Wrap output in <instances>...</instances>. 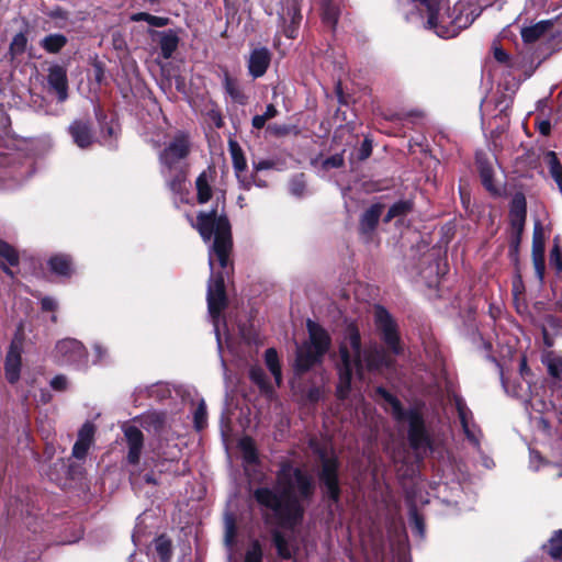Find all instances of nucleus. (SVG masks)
Here are the masks:
<instances>
[{
    "instance_id": "nucleus-63",
    "label": "nucleus",
    "mask_w": 562,
    "mask_h": 562,
    "mask_svg": "<svg viewBox=\"0 0 562 562\" xmlns=\"http://www.w3.org/2000/svg\"><path fill=\"white\" fill-rule=\"evenodd\" d=\"M558 409H559V413H560V415H561V417H560V422L562 423V404L560 405V407H559Z\"/></svg>"
},
{
    "instance_id": "nucleus-47",
    "label": "nucleus",
    "mask_w": 562,
    "mask_h": 562,
    "mask_svg": "<svg viewBox=\"0 0 562 562\" xmlns=\"http://www.w3.org/2000/svg\"><path fill=\"white\" fill-rule=\"evenodd\" d=\"M480 175H481V179H482L484 187L488 191H496V189L493 186V181H492V169L488 166L481 164Z\"/></svg>"
},
{
    "instance_id": "nucleus-19",
    "label": "nucleus",
    "mask_w": 562,
    "mask_h": 562,
    "mask_svg": "<svg viewBox=\"0 0 562 562\" xmlns=\"http://www.w3.org/2000/svg\"><path fill=\"white\" fill-rule=\"evenodd\" d=\"M504 387L507 392H512V394L516 397L527 400L529 397L530 405L533 409L539 411L541 413L549 412L550 409H557L555 405L550 403L542 402L537 396H529L527 390H524L521 383L518 384V386L512 387V385L503 381Z\"/></svg>"
},
{
    "instance_id": "nucleus-38",
    "label": "nucleus",
    "mask_w": 562,
    "mask_h": 562,
    "mask_svg": "<svg viewBox=\"0 0 562 562\" xmlns=\"http://www.w3.org/2000/svg\"><path fill=\"white\" fill-rule=\"evenodd\" d=\"M322 18L324 23L334 27L338 20V8L331 2H324L322 7Z\"/></svg>"
},
{
    "instance_id": "nucleus-36",
    "label": "nucleus",
    "mask_w": 562,
    "mask_h": 562,
    "mask_svg": "<svg viewBox=\"0 0 562 562\" xmlns=\"http://www.w3.org/2000/svg\"><path fill=\"white\" fill-rule=\"evenodd\" d=\"M278 115V110L273 104H268L263 114L255 115L251 124L256 130L262 128L266 123Z\"/></svg>"
},
{
    "instance_id": "nucleus-3",
    "label": "nucleus",
    "mask_w": 562,
    "mask_h": 562,
    "mask_svg": "<svg viewBox=\"0 0 562 562\" xmlns=\"http://www.w3.org/2000/svg\"><path fill=\"white\" fill-rule=\"evenodd\" d=\"M392 366L393 360L390 355L376 345L362 349L358 328L355 325H349L340 346L338 396L340 398L347 396L353 374L363 380L366 371H381Z\"/></svg>"
},
{
    "instance_id": "nucleus-52",
    "label": "nucleus",
    "mask_w": 562,
    "mask_h": 562,
    "mask_svg": "<svg viewBox=\"0 0 562 562\" xmlns=\"http://www.w3.org/2000/svg\"><path fill=\"white\" fill-rule=\"evenodd\" d=\"M67 379L64 375H57L50 381V386L56 391H64L67 387Z\"/></svg>"
},
{
    "instance_id": "nucleus-45",
    "label": "nucleus",
    "mask_w": 562,
    "mask_h": 562,
    "mask_svg": "<svg viewBox=\"0 0 562 562\" xmlns=\"http://www.w3.org/2000/svg\"><path fill=\"white\" fill-rule=\"evenodd\" d=\"M194 424L196 429H202L206 425V405L201 401L194 412Z\"/></svg>"
},
{
    "instance_id": "nucleus-58",
    "label": "nucleus",
    "mask_w": 562,
    "mask_h": 562,
    "mask_svg": "<svg viewBox=\"0 0 562 562\" xmlns=\"http://www.w3.org/2000/svg\"><path fill=\"white\" fill-rule=\"evenodd\" d=\"M370 154H371V144L368 142V139H366L361 147L360 158L366 159L370 156Z\"/></svg>"
},
{
    "instance_id": "nucleus-10",
    "label": "nucleus",
    "mask_w": 562,
    "mask_h": 562,
    "mask_svg": "<svg viewBox=\"0 0 562 562\" xmlns=\"http://www.w3.org/2000/svg\"><path fill=\"white\" fill-rule=\"evenodd\" d=\"M374 319L376 328L381 333L382 339L394 355L402 352V346L397 334V326L389 312L382 307L376 306L374 310Z\"/></svg>"
},
{
    "instance_id": "nucleus-20",
    "label": "nucleus",
    "mask_w": 562,
    "mask_h": 562,
    "mask_svg": "<svg viewBox=\"0 0 562 562\" xmlns=\"http://www.w3.org/2000/svg\"><path fill=\"white\" fill-rule=\"evenodd\" d=\"M272 541L280 558H292L295 551V543L290 536H286L284 532L280 530H274L272 532Z\"/></svg>"
},
{
    "instance_id": "nucleus-11",
    "label": "nucleus",
    "mask_w": 562,
    "mask_h": 562,
    "mask_svg": "<svg viewBox=\"0 0 562 562\" xmlns=\"http://www.w3.org/2000/svg\"><path fill=\"white\" fill-rule=\"evenodd\" d=\"M56 352L68 363H83L87 357L83 345L71 338L63 339L56 345Z\"/></svg>"
},
{
    "instance_id": "nucleus-50",
    "label": "nucleus",
    "mask_w": 562,
    "mask_h": 562,
    "mask_svg": "<svg viewBox=\"0 0 562 562\" xmlns=\"http://www.w3.org/2000/svg\"><path fill=\"white\" fill-rule=\"evenodd\" d=\"M344 165V157L340 154L333 155L329 158H326L323 161V168L326 170L333 169V168H339Z\"/></svg>"
},
{
    "instance_id": "nucleus-60",
    "label": "nucleus",
    "mask_w": 562,
    "mask_h": 562,
    "mask_svg": "<svg viewBox=\"0 0 562 562\" xmlns=\"http://www.w3.org/2000/svg\"><path fill=\"white\" fill-rule=\"evenodd\" d=\"M94 351H95V353H97V358H98V360H99V361H100V360H102V359H103V357H104V355H105V350L102 348V346H100V345H95V346H94Z\"/></svg>"
},
{
    "instance_id": "nucleus-32",
    "label": "nucleus",
    "mask_w": 562,
    "mask_h": 562,
    "mask_svg": "<svg viewBox=\"0 0 562 562\" xmlns=\"http://www.w3.org/2000/svg\"><path fill=\"white\" fill-rule=\"evenodd\" d=\"M155 549L161 562H169L172 555L171 541L160 536L155 540Z\"/></svg>"
},
{
    "instance_id": "nucleus-25",
    "label": "nucleus",
    "mask_w": 562,
    "mask_h": 562,
    "mask_svg": "<svg viewBox=\"0 0 562 562\" xmlns=\"http://www.w3.org/2000/svg\"><path fill=\"white\" fill-rule=\"evenodd\" d=\"M178 37L171 31L164 32L160 35L159 46L164 58L168 59L172 56L178 47Z\"/></svg>"
},
{
    "instance_id": "nucleus-41",
    "label": "nucleus",
    "mask_w": 562,
    "mask_h": 562,
    "mask_svg": "<svg viewBox=\"0 0 562 562\" xmlns=\"http://www.w3.org/2000/svg\"><path fill=\"white\" fill-rule=\"evenodd\" d=\"M225 90L234 101L238 102L239 104L246 103V95L243 93L236 82L228 77L225 78Z\"/></svg>"
},
{
    "instance_id": "nucleus-31",
    "label": "nucleus",
    "mask_w": 562,
    "mask_h": 562,
    "mask_svg": "<svg viewBox=\"0 0 562 562\" xmlns=\"http://www.w3.org/2000/svg\"><path fill=\"white\" fill-rule=\"evenodd\" d=\"M167 179V184L169 189L175 193H180L183 189L186 181V170L184 168H178V170H173L171 176H164Z\"/></svg>"
},
{
    "instance_id": "nucleus-1",
    "label": "nucleus",
    "mask_w": 562,
    "mask_h": 562,
    "mask_svg": "<svg viewBox=\"0 0 562 562\" xmlns=\"http://www.w3.org/2000/svg\"><path fill=\"white\" fill-rule=\"evenodd\" d=\"M314 488L308 473L283 462L277 473L276 485L255 490L254 497L272 514L279 526L293 530L301 524L305 512L303 503L310 499Z\"/></svg>"
},
{
    "instance_id": "nucleus-62",
    "label": "nucleus",
    "mask_w": 562,
    "mask_h": 562,
    "mask_svg": "<svg viewBox=\"0 0 562 562\" xmlns=\"http://www.w3.org/2000/svg\"><path fill=\"white\" fill-rule=\"evenodd\" d=\"M145 480H146V482H148V483H155V481L153 480L151 475H149V474H146V475H145Z\"/></svg>"
},
{
    "instance_id": "nucleus-59",
    "label": "nucleus",
    "mask_w": 562,
    "mask_h": 562,
    "mask_svg": "<svg viewBox=\"0 0 562 562\" xmlns=\"http://www.w3.org/2000/svg\"><path fill=\"white\" fill-rule=\"evenodd\" d=\"M513 291H514V294L516 296L521 294V292H522V284H521V280L520 279H517V280L514 281V283H513Z\"/></svg>"
},
{
    "instance_id": "nucleus-27",
    "label": "nucleus",
    "mask_w": 562,
    "mask_h": 562,
    "mask_svg": "<svg viewBox=\"0 0 562 562\" xmlns=\"http://www.w3.org/2000/svg\"><path fill=\"white\" fill-rule=\"evenodd\" d=\"M198 191V201L201 204L206 203L212 196L209 175L203 171L195 181Z\"/></svg>"
},
{
    "instance_id": "nucleus-43",
    "label": "nucleus",
    "mask_w": 562,
    "mask_h": 562,
    "mask_svg": "<svg viewBox=\"0 0 562 562\" xmlns=\"http://www.w3.org/2000/svg\"><path fill=\"white\" fill-rule=\"evenodd\" d=\"M262 561V549L258 541H254L248 547L245 554V562H261Z\"/></svg>"
},
{
    "instance_id": "nucleus-39",
    "label": "nucleus",
    "mask_w": 562,
    "mask_h": 562,
    "mask_svg": "<svg viewBox=\"0 0 562 562\" xmlns=\"http://www.w3.org/2000/svg\"><path fill=\"white\" fill-rule=\"evenodd\" d=\"M131 19H132V21H135V22L146 21L148 24H150L153 26H156V27L165 26L168 23V19L167 18L155 16V15H151V14L146 13V12L135 13V14L132 15Z\"/></svg>"
},
{
    "instance_id": "nucleus-53",
    "label": "nucleus",
    "mask_w": 562,
    "mask_h": 562,
    "mask_svg": "<svg viewBox=\"0 0 562 562\" xmlns=\"http://www.w3.org/2000/svg\"><path fill=\"white\" fill-rule=\"evenodd\" d=\"M267 132L272 135L282 136L289 133V127L286 125L272 124L268 125Z\"/></svg>"
},
{
    "instance_id": "nucleus-55",
    "label": "nucleus",
    "mask_w": 562,
    "mask_h": 562,
    "mask_svg": "<svg viewBox=\"0 0 562 562\" xmlns=\"http://www.w3.org/2000/svg\"><path fill=\"white\" fill-rule=\"evenodd\" d=\"M494 57L499 63H505L508 59L506 52L499 47L494 48Z\"/></svg>"
},
{
    "instance_id": "nucleus-8",
    "label": "nucleus",
    "mask_w": 562,
    "mask_h": 562,
    "mask_svg": "<svg viewBox=\"0 0 562 562\" xmlns=\"http://www.w3.org/2000/svg\"><path fill=\"white\" fill-rule=\"evenodd\" d=\"M190 149L189 136L183 132L176 133L159 153L162 176H171L173 170L184 168L182 161L190 154Z\"/></svg>"
},
{
    "instance_id": "nucleus-4",
    "label": "nucleus",
    "mask_w": 562,
    "mask_h": 562,
    "mask_svg": "<svg viewBox=\"0 0 562 562\" xmlns=\"http://www.w3.org/2000/svg\"><path fill=\"white\" fill-rule=\"evenodd\" d=\"M423 5L427 11L426 27L432 30L439 37L450 38L468 27L479 16L480 11L471 10L463 13L464 2L456 5V15L449 13V0H413Z\"/></svg>"
},
{
    "instance_id": "nucleus-18",
    "label": "nucleus",
    "mask_w": 562,
    "mask_h": 562,
    "mask_svg": "<svg viewBox=\"0 0 562 562\" xmlns=\"http://www.w3.org/2000/svg\"><path fill=\"white\" fill-rule=\"evenodd\" d=\"M526 199L522 193H516L510 203L509 218L512 226L520 232L526 222Z\"/></svg>"
},
{
    "instance_id": "nucleus-61",
    "label": "nucleus",
    "mask_w": 562,
    "mask_h": 562,
    "mask_svg": "<svg viewBox=\"0 0 562 562\" xmlns=\"http://www.w3.org/2000/svg\"><path fill=\"white\" fill-rule=\"evenodd\" d=\"M540 456L539 453L535 452V451H531L530 452V462L531 464H533L535 461H540Z\"/></svg>"
},
{
    "instance_id": "nucleus-7",
    "label": "nucleus",
    "mask_w": 562,
    "mask_h": 562,
    "mask_svg": "<svg viewBox=\"0 0 562 562\" xmlns=\"http://www.w3.org/2000/svg\"><path fill=\"white\" fill-rule=\"evenodd\" d=\"M267 12L278 16L279 26L288 38H295L302 20L299 0H269Z\"/></svg>"
},
{
    "instance_id": "nucleus-35",
    "label": "nucleus",
    "mask_w": 562,
    "mask_h": 562,
    "mask_svg": "<svg viewBox=\"0 0 562 562\" xmlns=\"http://www.w3.org/2000/svg\"><path fill=\"white\" fill-rule=\"evenodd\" d=\"M548 553L557 560L562 561V530H558L547 544Z\"/></svg>"
},
{
    "instance_id": "nucleus-49",
    "label": "nucleus",
    "mask_w": 562,
    "mask_h": 562,
    "mask_svg": "<svg viewBox=\"0 0 562 562\" xmlns=\"http://www.w3.org/2000/svg\"><path fill=\"white\" fill-rule=\"evenodd\" d=\"M409 520H411V522L413 525V528H414L415 532L418 536L423 537V535H424V521H423V518L418 515L416 509H412L411 510Z\"/></svg>"
},
{
    "instance_id": "nucleus-22",
    "label": "nucleus",
    "mask_w": 562,
    "mask_h": 562,
    "mask_svg": "<svg viewBox=\"0 0 562 562\" xmlns=\"http://www.w3.org/2000/svg\"><path fill=\"white\" fill-rule=\"evenodd\" d=\"M19 263V256L16 251L7 243L0 240V267L3 271L13 277V272L10 267H14Z\"/></svg>"
},
{
    "instance_id": "nucleus-21",
    "label": "nucleus",
    "mask_w": 562,
    "mask_h": 562,
    "mask_svg": "<svg viewBox=\"0 0 562 562\" xmlns=\"http://www.w3.org/2000/svg\"><path fill=\"white\" fill-rule=\"evenodd\" d=\"M382 213V206L379 204L372 205L368 209L360 220V232L363 235H370L378 225L379 218Z\"/></svg>"
},
{
    "instance_id": "nucleus-6",
    "label": "nucleus",
    "mask_w": 562,
    "mask_h": 562,
    "mask_svg": "<svg viewBox=\"0 0 562 562\" xmlns=\"http://www.w3.org/2000/svg\"><path fill=\"white\" fill-rule=\"evenodd\" d=\"M308 340L297 347L295 370L299 373L305 372L318 363L328 351L330 337L328 333L317 323L307 321Z\"/></svg>"
},
{
    "instance_id": "nucleus-44",
    "label": "nucleus",
    "mask_w": 562,
    "mask_h": 562,
    "mask_svg": "<svg viewBox=\"0 0 562 562\" xmlns=\"http://www.w3.org/2000/svg\"><path fill=\"white\" fill-rule=\"evenodd\" d=\"M27 40L23 33L16 34L10 45L12 56L19 55L24 52Z\"/></svg>"
},
{
    "instance_id": "nucleus-5",
    "label": "nucleus",
    "mask_w": 562,
    "mask_h": 562,
    "mask_svg": "<svg viewBox=\"0 0 562 562\" xmlns=\"http://www.w3.org/2000/svg\"><path fill=\"white\" fill-rule=\"evenodd\" d=\"M378 394L384 402L385 409L390 412L397 422H407L408 439L417 454H426L431 450L429 437L425 430L422 415L415 411H404L400 401L383 389H378Z\"/></svg>"
},
{
    "instance_id": "nucleus-13",
    "label": "nucleus",
    "mask_w": 562,
    "mask_h": 562,
    "mask_svg": "<svg viewBox=\"0 0 562 562\" xmlns=\"http://www.w3.org/2000/svg\"><path fill=\"white\" fill-rule=\"evenodd\" d=\"M22 344L14 339L5 357V376L10 383H15L20 378Z\"/></svg>"
},
{
    "instance_id": "nucleus-56",
    "label": "nucleus",
    "mask_w": 562,
    "mask_h": 562,
    "mask_svg": "<svg viewBox=\"0 0 562 562\" xmlns=\"http://www.w3.org/2000/svg\"><path fill=\"white\" fill-rule=\"evenodd\" d=\"M538 128H539V132L542 135H549L550 131H551V123H550V121L543 120V121L539 122L538 123Z\"/></svg>"
},
{
    "instance_id": "nucleus-17",
    "label": "nucleus",
    "mask_w": 562,
    "mask_h": 562,
    "mask_svg": "<svg viewBox=\"0 0 562 562\" xmlns=\"http://www.w3.org/2000/svg\"><path fill=\"white\" fill-rule=\"evenodd\" d=\"M47 80L49 86L58 94L59 101H65L68 97V81L66 70L58 65L52 66L48 70Z\"/></svg>"
},
{
    "instance_id": "nucleus-34",
    "label": "nucleus",
    "mask_w": 562,
    "mask_h": 562,
    "mask_svg": "<svg viewBox=\"0 0 562 562\" xmlns=\"http://www.w3.org/2000/svg\"><path fill=\"white\" fill-rule=\"evenodd\" d=\"M229 151L233 159V165L236 171L246 169V159L244 157L240 146L235 140H229Z\"/></svg>"
},
{
    "instance_id": "nucleus-28",
    "label": "nucleus",
    "mask_w": 562,
    "mask_h": 562,
    "mask_svg": "<svg viewBox=\"0 0 562 562\" xmlns=\"http://www.w3.org/2000/svg\"><path fill=\"white\" fill-rule=\"evenodd\" d=\"M265 360L268 369L270 370L271 374L274 376L276 383L279 386L282 381V374H281V368L279 364V358L277 350L273 348H269L266 351Z\"/></svg>"
},
{
    "instance_id": "nucleus-54",
    "label": "nucleus",
    "mask_w": 562,
    "mask_h": 562,
    "mask_svg": "<svg viewBox=\"0 0 562 562\" xmlns=\"http://www.w3.org/2000/svg\"><path fill=\"white\" fill-rule=\"evenodd\" d=\"M41 304H42V308L45 311H54L57 307L56 301L52 297H44L41 301Z\"/></svg>"
},
{
    "instance_id": "nucleus-24",
    "label": "nucleus",
    "mask_w": 562,
    "mask_h": 562,
    "mask_svg": "<svg viewBox=\"0 0 562 562\" xmlns=\"http://www.w3.org/2000/svg\"><path fill=\"white\" fill-rule=\"evenodd\" d=\"M542 362L546 364L551 376L562 380V356L554 351H548L543 355Z\"/></svg>"
},
{
    "instance_id": "nucleus-48",
    "label": "nucleus",
    "mask_w": 562,
    "mask_h": 562,
    "mask_svg": "<svg viewBox=\"0 0 562 562\" xmlns=\"http://www.w3.org/2000/svg\"><path fill=\"white\" fill-rule=\"evenodd\" d=\"M93 435H94V426L90 423H86L79 430L78 439L91 445Z\"/></svg>"
},
{
    "instance_id": "nucleus-30",
    "label": "nucleus",
    "mask_w": 562,
    "mask_h": 562,
    "mask_svg": "<svg viewBox=\"0 0 562 562\" xmlns=\"http://www.w3.org/2000/svg\"><path fill=\"white\" fill-rule=\"evenodd\" d=\"M49 267L55 273L60 276H69L72 271L69 258L64 255L50 258Z\"/></svg>"
},
{
    "instance_id": "nucleus-16",
    "label": "nucleus",
    "mask_w": 562,
    "mask_h": 562,
    "mask_svg": "<svg viewBox=\"0 0 562 562\" xmlns=\"http://www.w3.org/2000/svg\"><path fill=\"white\" fill-rule=\"evenodd\" d=\"M124 434L128 445L127 460L130 463L136 464L143 448V432L135 426H128L124 429Z\"/></svg>"
},
{
    "instance_id": "nucleus-26",
    "label": "nucleus",
    "mask_w": 562,
    "mask_h": 562,
    "mask_svg": "<svg viewBox=\"0 0 562 562\" xmlns=\"http://www.w3.org/2000/svg\"><path fill=\"white\" fill-rule=\"evenodd\" d=\"M549 26V22H539L535 25L524 27L521 30V37L526 43L536 42L548 31Z\"/></svg>"
},
{
    "instance_id": "nucleus-46",
    "label": "nucleus",
    "mask_w": 562,
    "mask_h": 562,
    "mask_svg": "<svg viewBox=\"0 0 562 562\" xmlns=\"http://www.w3.org/2000/svg\"><path fill=\"white\" fill-rule=\"evenodd\" d=\"M305 190L304 176L300 175L294 177L290 182V192L293 195L301 196Z\"/></svg>"
},
{
    "instance_id": "nucleus-51",
    "label": "nucleus",
    "mask_w": 562,
    "mask_h": 562,
    "mask_svg": "<svg viewBox=\"0 0 562 562\" xmlns=\"http://www.w3.org/2000/svg\"><path fill=\"white\" fill-rule=\"evenodd\" d=\"M89 447V443L78 439L74 445L72 456L77 459H83L88 452Z\"/></svg>"
},
{
    "instance_id": "nucleus-33",
    "label": "nucleus",
    "mask_w": 562,
    "mask_h": 562,
    "mask_svg": "<svg viewBox=\"0 0 562 562\" xmlns=\"http://www.w3.org/2000/svg\"><path fill=\"white\" fill-rule=\"evenodd\" d=\"M249 375L252 382H255L260 390L270 395L272 393V387L267 381L265 371L260 367H252L249 371Z\"/></svg>"
},
{
    "instance_id": "nucleus-15",
    "label": "nucleus",
    "mask_w": 562,
    "mask_h": 562,
    "mask_svg": "<svg viewBox=\"0 0 562 562\" xmlns=\"http://www.w3.org/2000/svg\"><path fill=\"white\" fill-rule=\"evenodd\" d=\"M69 133L75 144L80 148H87L93 143L91 124L88 121L78 120L69 126Z\"/></svg>"
},
{
    "instance_id": "nucleus-2",
    "label": "nucleus",
    "mask_w": 562,
    "mask_h": 562,
    "mask_svg": "<svg viewBox=\"0 0 562 562\" xmlns=\"http://www.w3.org/2000/svg\"><path fill=\"white\" fill-rule=\"evenodd\" d=\"M196 229L204 241H210L214 235V243L209 251L211 278L207 285L209 313L213 318L216 336H218L217 322L221 312L226 306L224 277L214 272L216 259L223 269L228 267L232 250L231 225L225 216H217L215 211L200 213L196 218ZM220 340V337H217Z\"/></svg>"
},
{
    "instance_id": "nucleus-23",
    "label": "nucleus",
    "mask_w": 562,
    "mask_h": 562,
    "mask_svg": "<svg viewBox=\"0 0 562 562\" xmlns=\"http://www.w3.org/2000/svg\"><path fill=\"white\" fill-rule=\"evenodd\" d=\"M532 259L536 271L541 278L544 269V243L541 233H535L532 240Z\"/></svg>"
},
{
    "instance_id": "nucleus-29",
    "label": "nucleus",
    "mask_w": 562,
    "mask_h": 562,
    "mask_svg": "<svg viewBox=\"0 0 562 562\" xmlns=\"http://www.w3.org/2000/svg\"><path fill=\"white\" fill-rule=\"evenodd\" d=\"M67 43V38L61 34H50L44 37L41 46L48 53H58Z\"/></svg>"
},
{
    "instance_id": "nucleus-42",
    "label": "nucleus",
    "mask_w": 562,
    "mask_h": 562,
    "mask_svg": "<svg viewBox=\"0 0 562 562\" xmlns=\"http://www.w3.org/2000/svg\"><path fill=\"white\" fill-rule=\"evenodd\" d=\"M412 207V204L407 201H400L393 204L384 218L385 222H390L396 216L406 214Z\"/></svg>"
},
{
    "instance_id": "nucleus-9",
    "label": "nucleus",
    "mask_w": 562,
    "mask_h": 562,
    "mask_svg": "<svg viewBox=\"0 0 562 562\" xmlns=\"http://www.w3.org/2000/svg\"><path fill=\"white\" fill-rule=\"evenodd\" d=\"M311 447L322 462L319 479L326 488V494L334 503H337L340 496L337 476L338 462L335 458L328 457L327 448L319 447L315 440H311Z\"/></svg>"
},
{
    "instance_id": "nucleus-37",
    "label": "nucleus",
    "mask_w": 562,
    "mask_h": 562,
    "mask_svg": "<svg viewBox=\"0 0 562 562\" xmlns=\"http://www.w3.org/2000/svg\"><path fill=\"white\" fill-rule=\"evenodd\" d=\"M548 166L550 173L558 186H562V166L553 151H549L547 155Z\"/></svg>"
},
{
    "instance_id": "nucleus-14",
    "label": "nucleus",
    "mask_w": 562,
    "mask_h": 562,
    "mask_svg": "<svg viewBox=\"0 0 562 562\" xmlns=\"http://www.w3.org/2000/svg\"><path fill=\"white\" fill-rule=\"evenodd\" d=\"M458 415L467 438L475 446L480 442V430L472 420V413L461 398L456 400Z\"/></svg>"
},
{
    "instance_id": "nucleus-12",
    "label": "nucleus",
    "mask_w": 562,
    "mask_h": 562,
    "mask_svg": "<svg viewBox=\"0 0 562 562\" xmlns=\"http://www.w3.org/2000/svg\"><path fill=\"white\" fill-rule=\"evenodd\" d=\"M271 63V53L266 47H256L248 57V71L254 78L262 77Z\"/></svg>"
},
{
    "instance_id": "nucleus-57",
    "label": "nucleus",
    "mask_w": 562,
    "mask_h": 562,
    "mask_svg": "<svg viewBox=\"0 0 562 562\" xmlns=\"http://www.w3.org/2000/svg\"><path fill=\"white\" fill-rule=\"evenodd\" d=\"M274 166V162L271 160H260L257 164H255L256 170H266L271 169Z\"/></svg>"
},
{
    "instance_id": "nucleus-40",
    "label": "nucleus",
    "mask_w": 562,
    "mask_h": 562,
    "mask_svg": "<svg viewBox=\"0 0 562 562\" xmlns=\"http://www.w3.org/2000/svg\"><path fill=\"white\" fill-rule=\"evenodd\" d=\"M243 451V458L247 463H254L257 460L256 448L250 438H243L239 442Z\"/></svg>"
},
{
    "instance_id": "nucleus-64",
    "label": "nucleus",
    "mask_w": 562,
    "mask_h": 562,
    "mask_svg": "<svg viewBox=\"0 0 562 562\" xmlns=\"http://www.w3.org/2000/svg\"><path fill=\"white\" fill-rule=\"evenodd\" d=\"M525 367H526V362H525V360H524V361H522V363H521V370H524V369H525Z\"/></svg>"
}]
</instances>
